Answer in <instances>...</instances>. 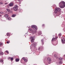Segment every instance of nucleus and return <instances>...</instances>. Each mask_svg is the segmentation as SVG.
I'll list each match as a JSON object with an SVG mask.
<instances>
[{"label":"nucleus","instance_id":"nucleus-30","mask_svg":"<svg viewBox=\"0 0 65 65\" xmlns=\"http://www.w3.org/2000/svg\"><path fill=\"white\" fill-rule=\"evenodd\" d=\"M24 61H25V62H27V59H24Z\"/></svg>","mask_w":65,"mask_h":65},{"label":"nucleus","instance_id":"nucleus-22","mask_svg":"<svg viewBox=\"0 0 65 65\" xmlns=\"http://www.w3.org/2000/svg\"><path fill=\"white\" fill-rule=\"evenodd\" d=\"M32 33H33V34H34V33H35V31L32 30Z\"/></svg>","mask_w":65,"mask_h":65},{"label":"nucleus","instance_id":"nucleus-10","mask_svg":"<svg viewBox=\"0 0 65 65\" xmlns=\"http://www.w3.org/2000/svg\"><path fill=\"white\" fill-rule=\"evenodd\" d=\"M20 59L19 58H16L15 59L16 62H19Z\"/></svg>","mask_w":65,"mask_h":65},{"label":"nucleus","instance_id":"nucleus-42","mask_svg":"<svg viewBox=\"0 0 65 65\" xmlns=\"http://www.w3.org/2000/svg\"><path fill=\"white\" fill-rule=\"evenodd\" d=\"M0 17H2V15H1L0 14Z\"/></svg>","mask_w":65,"mask_h":65},{"label":"nucleus","instance_id":"nucleus-37","mask_svg":"<svg viewBox=\"0 0 65 65\" xmlns=\"http://www.w3.org/2000/svg\"><path fill=\"white\" fill-rule=\"evenodd\" d=\"M42 44H44V43L43 42H42Z\"/></svg>","mask_w":65,"mask_h":65},{"label":"nucleus","instance_id":"nucleus-6","mask_svg":"<svg viewBox=\"0 0 65 65\" xmlns=\"http://www.w3.org/2000/svg\"><path fill=\"white\" fill-rule=\"evenodd\" d=\"M4 16L5 18H7V17H9V15L8 14H6L4 15Z\"/></svg>","mask_w":65,"mask_h":65},{"label":"nucleus","instance_id":"nucleus-1","mask_svg":"<svg viewBox=\"0 0 65 65\" xmlns=\"http://www.w3.org/2000/svg\"><path fill=\"white\" fill-rule=\"evenodd\" d=\"M59 5L61 8H63L65 7V2L64 1L61 2L59 3Z\"/></svg>","mask_w":65,"mask_h":65},{"label":"nucleus","instance_id":"nucleus-20","mask_svg":"<svg viewBox=\"0 0 65 65\" xmlns=\"http://www.w3.org/2000/svg\"><path fill=\"white\" fill-rule=\"evenodd\" d=\"M0 61L1 63L3 62V59H1V60H0Z\"/></svg>","mask_w":65,"mask_h":65},{"label":"nucleus","instance_id":"nucleus-33","mask_svg":"<svg viewBox=\"0 0 65 65\" xmlns=\"http://www.w3.org/2000/svg\"><path fill=\"white\" fill-rule=\"evenodd\" d=\"M56 56H57V55H54V57H56Z\"/></svg>","mask_w":65,"mask_h":65},{"label":"nucleus","instance_id":"nucleus-44","mask_svg":"<svg viewBox=\"0 0 65 65\" xmlns=\"http://www.w3.org/2000/svg\"><path fill=\"white\" fill-rule=\"evenodd\" d=\"M30 28V27H28V28Z\"/></svg>","mask_w":65,"mask_h":65},{"label":"nucleus","instance_id":"nucleus-36","mask_svg":"<svg viewBox=\"0 0 65 65\" xmlns=\"http://www.w3.org/2000/svg\"><path fill=\"white\" fill-rule=\"evenodd\" d=\"M22 59H23V60H25V58H24V57H23V58H22Z\"/></svg>","mask_w":65,"mask_h":65},{"label":"nucleus","instance_id":"nucleus-14","mask_svg":"<svg viewBox=\"0 0 65 65\" xmlns=\"http://www.w3.org/2000/svg\"><path fill=\"white\" fill-rule=\"evenodd\" d=\"M62 59H63V58H61V57H60L59 58V61H62Z\"/></svg>","mask_w":65,"mask_h":65},{"label":"nucleus","instance_id":"nucleus-38","mask_svg":"<svg viewBox=\"0 0 65 65\" xmlns=\"http://www.w3.org/2000/svg\"><path fill=\"white\" fill-rule=\"evenodd\" d=\"M2 43H0V45H2Z\"/></svg>","mask_w":65,"mask_h":65},{"label":"nucleus","instance_id":"nucleus-34","mask_svg":"<svg viewBox=\"0 0 65 65\" xmlns=\"http://www.w3.org/2000/svg\"><path fill=\"white\" fill-rule=\"evenodd\" d=\"M7 43H9V42L8 41H7Z\"/></svg>","mask_w":65,"mask_h":65},{"label":"nucleus","instance_id":"nucleus-43","mask_svg":"<svg viewBox=\"0 0 65 65\" xmlns=\"http://www.w3.org/2000/svg\"><path fill=\"white\" fill-rule=\"evenodd\" d=\"M12 11H11L10 12H12Z\"/></svg>","mask_w":65,"mask_h":65},{"label":"nucleus","instance_id":"nucleus-25","mask_svg":"<svg viewBox=\"0 0 65 65\" xmlns=\"http://www.w3.org/2000/svg\"><path fill=\"white\" fill-rule=\"evenodd\" d=\"M7 35L8 36H9V33H8L7 34Z\"/></svg>","mask_w":65,"mask_h":65},{"label":"nucleus","instance_id":"nucleus-2","mask_svg":"<svg viewBox=\"0 0 65 65\" xmlns=\"http://www.w3.org/2000/svg\"><path fill=\"white\" fill-rule=\"evenodd\" d=\"M14 11H17L18 9V6L17 5H15L14 7L13 8Z\"/></svg>","mask_w":65,"mask_h":65},{"label":"nucleus","instance_id":"nucleus-31","mask_svg":"<svg viewBox=\"0 0 65 65\" xmlns=\"http://www.w3.org/2000/svg\"><path fill=\"white\" fill-rule=\"evenodd\" d=\"M59 36H61V34H60L59 35Z\"/></svg>","mask_w":65,"mask_h":65},{"label":"nucleus","instance_id":"nucleus-18","mask_svg":"<svg viewBox=\"0 0 65 65\" xmlns=\"http://www.w3.org/2000/svg\"><path fill=\"white\" fill-rule=\"evenodd\" d=\"M62 61H59V64H62Z\"/></svg>","mask_w":65,"mask_h":65},{"label":"nucleus","instance_id":"nucleus-41","mask_svg":"<svg viewBox=\"0 0 65 65\" xmlns=\"http://www.w3.org/2000/svg\"><path fill=\"white\" fill-rule=\"evenodd\" d=\"M18 1H19L20 2V1H21V0H18Z\"/></svg>","mask_w":65,"mask_h":65},{"label":"nucleus","instance_id":"nucleus-19","mask_svg":"<svg viewBox=\"0 0 65 65\" xmlns=\"http://www.w3.org/2000/svg\"><path fill=\"white\" fill-rule=\"evenodd\" d=\"M0 54L1 55H3V53L2 52H0Z\"/></svg>","mask_w":65,"mask_h":65},{"label":"nucleus","instance_id":"nucleus-29","mask_svg":"<svg viewBox=\"0 0 65 65\" xmlns=\"http://www.w3.org/2000/svg\"><path fill=\"white\" fill-rule=\"evenodd\" d=\"M6 53H7L8 54H9V52H8V51H6Z\"/></svg>","mask_w":65,"mask_h":65},{"label":"nucleus","instance_id":"nucleus-39","mask_svg":"<svg viewBox=\"0 0 65 65\" xmlns=\"http://www.w3.org/2000/svg\"><path fill=\"white\" fill-rule=\"evenodd\" d=\"M55 38V40L56 39H57V38H58V37H56V38Z\"/></svg>","mask_w":65,"mask_h":65},{"label":"nucleus","instance_id":"nucleus-24","mask_svg":"<svg viewBox=\"0 0 65 65\" xmlns=\"http://www.w3.org/2000/svg\"><path fill=\"white\" fill-rule=\"evenodd\" d=\"M29 31H31L32 32V31H33V30L32 29H31L30 28H29Z\"/></svg>","mask_w":65,"mask_h":65},{"label":"nucleus","instance_id":"nucleus-7","mask_svg":"<svg viewBox=\"0 0 65 65\" xmlns=\"http://www.w3.org/2000/svg\"><path fill=\"white\" fill-rule=\"evenodd\" d=\"M59 12V11H58L56 8L55 11V13H57V12Z\"/></svg>","mask_w":65,"mask_h":65},{"label":"nucleus","instance_id":"nucleus-32","mask_svg":"<svg viewBox=\"0 0 65 65\" xmlns=\"http://www.w3.org/2000/svg\"><path fill=\"white\" fill-rule=\"evenodd\" d=\"M1 4L2 5V4H3V3L2 2V3H0V5H1Z\"/></svg>","mask_w":65,"mask_h":65},{"label":"nucleus","instance_id":"nucleus-15","mask_svg":"<svg viewBox=\"0 0 65 65\" xmlns=\"http://www.w3.org/2000/svg\"><path fill=\"white\" fill-rule=\"evenodd\" d=\"M16 16V14H13L12 15V17H15Z\"/></svg>","mask_w":65,"mask_h":65},{"label":"nucleus","instance_id":"nucleus-17","mask_svg":"<svg viewBox=\"0 0 65 65\" xmlns=\"http://www.w3.org/2000/svg\"><path fill=\"white\" fill-rule=\"evenodd\" d=\"M36 43H34L33 44L34 46V47H35L36 46Z\"/></svg>","mask_w":65,"mask_h":65},{"label":"nucleus","instance_id":"nucleus-45","mask_svg":"<svg viewBox=\"0 0 65 65\" xmlns=\"http://www.w3.org/2000/svg\"><path fill=\"white\" fill-rule=\"evenodd\" d=\"M20 3V4H21V3Z\"/></svg>","mask_w":65,"mask_h":65},{"label":"nucleus","instance_id":"nucleus-40","mask_svg":"<svg viewBox=\"0 0 65 65\" xmlns=\"http://www.w3.org/2000/svg\"><path fill=\"white\" fill-rule=\"evenodd\" d=\"M40 48V47H39L38 49V50H39Z\"/></svg>","mask_w":65,"mask_h":65},{"label":"nucleus","instance_id":"nucleus-9","mask_svg":"<svg viewBox=\"0 0 65 65\" xmlns=\"http://www.w3.org/2000/svg\"><path fill=\"white\" fill-rule=\"evenodd\" d=\"M13 5V3H11L9 5V6H12Z\"/></svg>","mask_w":65,"mask_h":65},{"label":"nucleus","instance_id":"nucleus-21","mask_svg":"<svg viewBox=\"0 0 65 65\" xmlns=\"http://www.w3.org/2000/svg\"><path fill=\"white\" fill-rule=\"evenodd\" d=\"M35 30H37V28L36 26V27H35Z\"/></svg>","mask_w":65,"mask_h":65},{"label":"nucleus","instance_id":"nucleus-3","mask_svg":"<svg viewBox=\"0 0 65 65\" xmlns=\"http://www.w3.org/2000/svg\"><path fill=\"white\" fill-rule=\"evenodd\" d=\"M47 61H48V62H48V64H50V63H51V58H47Z\"/></svg>","mask_w":65,"mask_h":65},{"label":"nucleus","instance_id":"nucleus-4","mask_svg":"<svg viewBox=\"0 0 65 65\" xmlns=\"http://www.w3.org/2000/svg\"><path fill=\"white\" fill-rule=\"evenodd\" d=\"M34 38H33V37H30V39H31V42H34Z\"/></svg>","mask_w":65,"mask_h":65},{"label":"nucleus","instance_id":"nucleus-8","mask_svg":"<svg viewBox=\"0 0 65 65\" xmlns=\"http://www.w3.org/2000/svg\"><path fill=\"white\" fill-rule=\"evenodd\" d=\"M36 27V26L35 25H32L31 26V27L32 28H35V27Z\"/></svg>","mask_w":65,"mask_h":65},{"label":"nucleus","instance_id":"nucleus-28","mask_svg":"<svg viewBox=\"0 0 65 65\" xmlns=\"http://www.w3.org/2000/svg\"><path fill=\"white\" fill-rule=\"evenodd\" d=\"M43 40H44L43 39H42L41 40L42 42H43Z\"/></svg>","mask_w":65,"mask_h":65},{"label":"nucleus","instance_id":"nucleus-5","mask_svg":"<svg viewBox=\"0 0 65 65\" xmlns=\"http://www.w3.org/2000/svg\"><path fill=\"white\" fill-rule=\"evenodd\" d=\"M57 9V10L58 11V12H59V11H60L61 10V9L60 8H56Z\"/></svg>","mask_w":65,"mask_h":65},{"label":"nucleus","instance_id":"nucleus-13","mask_svg":"<svg viewBox=\"0 0 65 65\" xmlns=\"http://www.w3.org/2000/svg\"><path fill=\"white\" fill-rule=\"evenodd\" d=\"M61 41L63 43H64V41H65V40H64V39H62L61 40Z\"/></svg>","mask_w":65,"mask_h":65},{"label":"nucleus","instance_id":"nucleus-27","mask_svg":"<svg viewBox=\"0 0 65 65\" xmlns=\"http://www.w3.org/2000/svg\"><path fill=\"white\" fill-rule=\"evenodd\" d=\"M8 20H10V18L9 17H8Z\"/></svg>","mask_w":65,"mask_h":65},{"label":"nucleus","instance_id":"nucleus-11","mask_svg":"<svg viewBox=\"0 0 65 65\" xmlns=\"http://www.w3.org/2000/svg\"><path fill=\"white\" fill-rule=\"evenodd\" d=\"M55 40H56V38H52V41H55Z\"/></svg>","mask_w":65,"mask_h":65},{"label":"nucleus","instance_id":"nucleus-12","mask_svg":"<svg viewBox=\"0 0 65 65\" xmlns=\"http://www.w3.org/2000/svg\"><path fill=\"white\" fill-rule=\"evenodd\" d=\"M8 59H10V60H11L12 61L13 60V57H9L8 58Z\"/></svg>","mask_w":65,"mask_h":65},{"label":"nucleus","instance_id":"nucleus-46","mask_svg":"<svg viewBox=\"0 0 65 65\" xmlns=\"http://www.w3.org/2000/svg\"><path fill=\"white\" fill-rule=\"evenodd\" d=\"M5 4H6V3H5Z\"/></svg>","mask_w":65,"mask_h":65},{"label":"nucleus","instance_id":"nucleus-16","mask_svg":"<svg viewBox=\"0 0 65 65\" xmlns=\"http://www.w3.org/2000/svg\"><path fill=\"white\" fill-rule=\"evenodd\" d=\"M38 34L39 35H41L42 34V33L41 31H39L38 32Z\"/></svg>","mask_w":65,"mask_h":65},{"label":"nucleus","instance_id":"nucleus-23","mask_svg":"<svg viewBox=\"0 0 65 65\" xmlns=\"http://www.w3.org/2000/svg\"><path fill=\"white\" fill-rule=\"evenodd\" d=\"M8 11V12H9L10 11V9H6Z\"/></svg>","mask_w":65,"mask_h":65},{"label":"nucleus","instance_id":"nucleus-35","mask_svg":"<svg viewBox=\"0 0 65 65\" xmlns=\"http://www.w3.org/2000/svg\"><path fill=\"white\" fill-rule=\"evenodd\" d=\"M44 24H43V25H42V27H44Z\"/></svg>","mask_w":65,"mask_h":65},{"label":"nucleus","instance_id":"nucleus-26","mask_svg":"<svg viewBox=\"0 0 65 65\" xmlns=\"http://www.w3.org/2000/svg\"><path fill=\"white\" fill-rule=\"evenodd\" d=\"M1 14H3V13H4V12H0Z\"/></svg>","mask_w":65,"mask_h":65}]
</instances>
